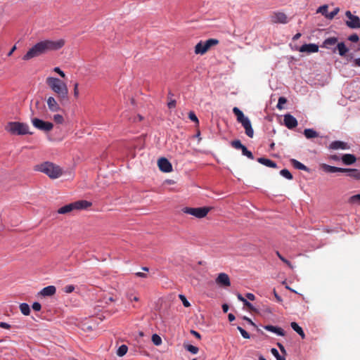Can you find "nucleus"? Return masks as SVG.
Wrapping results in <instances>:
<instances>
[{
    "label": "nucleus",
    "instance_id": "dca6fc26",
    "mask_svg": "<svg viewBox=\"0 0 360 360\" xmlns=\"http://www.w3.org/2000/svg\"><path fill=\"white\" fill-rule=\"evenodd\" d=\"M338 44V38L332 37L326 39L321 46L333 51Z\"/></svg>",
    "mask_w": 360,
    "mask_h": 360
},
{
    "label": "nucleus",
    "instance_id": "473e14b6",
    "mask_svg": "<svg viewBox=\"0 0 360 360\" xmlns=\"http://www.w3.org/2000/svg\"><path fill=\"white\" fill-rule=\"evenodd\" d=\"M184 347L187 351L193 354H197L199 351L198 347L191 345H184Z\"/></svg>",
    "mask_w": 360,
    "mask_h": 360
},
{
    "label": "nucleus",
    "instance_id": "c03bdc74",
    "mask_svg": "<svg viewBox=\"0 0 360 360\" xmlns=\"http://www.w3.org/2000/svg\"><path fill=\"white\" fill-rule=\"evenodd\" d=\"M75 290V286L72 285H68L64 287L63 291L66 293H70Z\"/></svg>",
    "mask_w": 360,
    "mask_h": 360
},
{
    "label": "nucleus",
    "instance_id": "774afa93",
    "mask_svg": "<svg viewBox=\"0 0 360 360\" xmlns=\"http://www.w3.org/2000/svg\"><path fill=\"white\" fill-rule=\"evenodd\" d=\"M355 66L360 67V58L354 60Z\"/></svg>",
    "mask_w": 360,
    "mask_h": 360
},
{
    "label": "nucleus",
    "instance_id": "4be33fe9",
    "mask_svg": "<svg viewBox=\"0 0 360 360\" xmlns=\"http://www.w3.org/2000/svg\"><path fill=\"white\" fill-rule=\"evenodd\" d=\"M56 288L53 285H49L44 288L39 292V294L44 297L52 296L55 295Z\"/></svg>",
    "mask_w": 360,
    "mask_h": 360
},
{
    "label": "nucleus",
    "instance_id": "09e8293b",
    "mask_svg": "<svg viewBox=\"0 0 360 360\" xmlns=\"http://www.w3.org/2000/svg\"><path fill=\"white\" fill-rule=\"evenodd\" d=\"M41 306L39 302H34L32 304V309L34 311H39L41 310Z\"/></svg>",
    "mask_w": 360,
    "mask_h": 360
},
{
    "label": "nucleus",
    "instance_id": "7ed1b4c3",
    "mask_svg": "<svg viewBox=\"0 0 360 360\" xmlns=\"http://www.w3.org/2000/svg\"><path fill=\"white\" fill-rule=\"evenodd\" d=\"M34 170L46 174L51 179H57L63 174L62 169L59 166L50 162L35 165Z\"/></svg>",
    "mask_w": 360,
    "mask_h": 360
},
{
    "label": "nucleus",
    "instance_id": "6ab92c4d",
    "mask_svg": "<svg viewBox=\"0 0 360 360\" xmlns=\"http://www.w3.org/2000/svg\"><path fill=\"white\" fill-rule=\"evenodd\" d=\"M320 167L326 173L344 172V168L330 166L325 163L321 164Z\"/></svg>",
    "mask_w": 360,
    "mask_h": 360
},
{
    "label": "nucleus",
    "instance_id": "c756f323",
    "mask_svg": "<svg viewBox=\"0 0 360 360\" xmlns=\"http://www.w3.org/2000/svg\"><path fill=\"white\" fill-rule=\"evenodd\" d=\"M20 310L23 315L28 316L30 314V306L26 303L20 304Z\"/></svg>",
    "mask_w": 360,
    "mask_h": 360
},
{
    "label": "nucleus",
    "instance_id": "72a5a7b5",
    "mask_svg": "<svg viewBox=\"0 0 360 360\" xmlns=\"http://www.w3.org/2000/svg\"><path fill=\"white\" fill-rule=\"evenodd\" d=\"M280 174L285 177V179H289V180H291L292 179V175L291 174V173L289 172V170H288L287 169H283L282 170H281L280 172Z\"/></svg>",
    "mask_w": 360,
    "mask_h": 360
},
{
    "label": "nucleus",
    "instance_id": "49530a36",
    "mask_svg": "<svg viewBox=\"0 0 360 360\" xmlns=\"http://www.w3.org/2000/svg\"><path fill=\"white\" fill-rule=\"evenodd\" d=\"M53 71L56 73H58L61 77L63 78H65V74L63 71H62L60 68L58 67H56L54 69H53Z\"/></svg>",
    "mask_w": 360,
    "mask_h": 360
},
{
    "label": "nucleus",
    "instance_id": "f257e3e1",
    "mask_svg": "<svg viewBox=\"0 0 360 360\" xmlns=\"http://www.w3.org/2000/svg\"><path fill=\"white\" fill-rule=\"evenodd\" d=\"M65 45V40L63 39L52 41L44 40L37 43L22 56V60H29L33 58L45 54L49 51H56Z\"/></svg>",
    "mask_w": 360,
    "mask_h": 360
},
{
    "label": "nucleus",
    "instance_id": "39448f33",
    "mask_svg": "<svg viewBox=\"0 0 360 360\" xmlns=\"http://www.w3.org/2000/svg\"><path fill=\"white\" fill-rule=\"evenodd\" d=\"M5 129L12 135L32 134L29 131V126L23 122H9L5 127Z\"/></svg>",
    "mask_w": 360,
    "mask_h": 360
},
{
    "label": "nucleus",
    "instance_id": "aec40b11",
    "mask_svg": "<svg viewBox=\"0 0 360 360\" xmlns=\"http://www.w3.org/2000/svg\"><path fill=\"white\" fill-rule=\"evenodd\" d=\"M329 148L331 150H347L349 148V146L345 142L341 141H335L330 144Z\"/></svg>",
    "mask_w": 360,
    "mask_h": 360
},
{
    "label": "nucleus",
    "instance_id": "9b49d317",
    "mask_svg": "<svg viewBox=\"0 0 360 360\" xmlns=\"http://www.w3.org/2000/svg\"><path fill=\"white\" fill-rule=\"evenodd\" d=\"M231 145L233 148L238 150H241L243 155L248 157V158L253 160L254 156L251 151L248 150V148L241 143L240 140H234L231 142Z\"/></svg>",
    "mask_w": 360,
    "mask_h": 360
},
{
    "label": "nucleus",
    "instance_id": "4468645a",
    "mask_svg": "<svg viewBox=\"0 0 360 360\" xmlns=\"http://www.w3.org/2000/svg\"><path fill=\"white\" fill-rule=\"evenodd\" d=\"M283 122L285 126L289 129H294L297 126V120L290 114H286L284 115Z\"/></svg>",
    "mask_w": 360,
    "mask_h": 360
},
{
    "label": "nucleus",
    "instance_id": "4c0bfd02",
    "mask_svg": "<svg viewBox=\"0 0 360 360\" xmlns=\"http://www.w3.org/2000/svg\"><path fill=\"white\" fill-rule=\"evenodd\" d=\"M287 102V99L285 98V97H280L278 98V103H277V108L279 109V110H282L283 109V105L286 103Z\"/></svg>",
    "mask_w": 360,
    "mask_h": 360
},
{
    "label": "nucleus",
    "instance_id": "e2e57ef3",
    "mask_svg": "<svg viewBox=\"0 0 360 360\" xmlns=\"http://www.w3.org/2000/svg\"><path fill=\"white\" fill-rule=\"evenodd\" d=\"M282 262L286 264L290 269H293V266L290 262L286 259L285 258H284V260H283Z\"/></svg>",
    "mask_w": 360,
    "mask_h": 360
},
{
    "label": "nucleus",
    "instance_id": "864d4df0",
    "mask_svg": "<svg viewBox=\"0 0 360 360\" xmlns=\"http://www.w3.org/2000/svg\"><path fill=\"white\" fill-rule=\"evenodd\" d=\"M127 298H128L129 300H131V301H136V302H137V301H139V297H136V296L132 297V295H131V294H127Z\"/></svg>",
    "mask_w": 360,
    "mask_h": 360
},
{
    "label": "nucleus",
    "instance_id": "13d9d810",
    "mask_svg": "<svg viewBox=\"0 0 360 360\" xmlns=\"http://www.w3.org/2000/svg\"><path fill=\"white\" fill-rule=\"evenodd\" d=\"M274 296H275V297H276V300H277L278 302H281L283 301V300H282V298L281 297V296H279V295L277 294V292H276V290H274Z\"/></svg>",
    "mask_w": 360,
    "mask_h": 360
},
{
    "label": "nucleus",
    "instance_id": "a878e982",
    "mask_svg": "<svg viewBox=\"0 0 360 360\" xmlns=\"http://www.w3.org/2000/svg\"><path fill=\"white\" fill-rule=\"evenodd\" d=\"M257 161L259 163L269 167L276 168L277 166L275 162L265 158H259Z\"/></svg>",
    "mask_w": 360,
    "mask_h": 360
},
{
    "label": "nucleus",
    "instance_id": "052dcab7",
    "mask_svg": "<svg viewBox=\"0 0 360 360\" xmlns=\"http://www.w3.org/2000/svg\"><path fill=\"white\" fill-rule=\"evenodd\" d=\"M136 276L137 277H141V278H146L147 277V274L145 273H143V272H137V273H136Z\"/></svg>",
    "mask_w": 360,
    "mask_h": 360
},
{
    "label": "nucleus",
    "instance_id": "603ef678",
    "mask_svg": "<svg viewBox=\"0 0 360 360\" xmlns=\"http://www.w3.org/2000/svg\"><path fill=\"white\" fill-rule=\"evenodd\" d=\"M190 333H191L193 335H194L195 338H197L198 339H199V340H200V339H201V335H200V334L198 332H197V331H195V330H191L190 331Z\"/></svg>",
    "mask_w": 360,
    "mask_h": 360
},
{
    "label": "nucleus",
    "instance_id": "c9c22d12",
    "mask_svg": "<svg viewBox=\"0 0 360 360\" xmlns=\"http://www.w3.org/2000/svg\"><path fill=\"white\" fill-rule=\"evenodd\" d=\"M328 7L327 5H323L318 8L317 12L321 13L323 15L327 18V15H328Z\"/></svg>",
    "mask_w": 360,
    "mask_h": 360
},
{
    "label": "nucleus",
    "instance_id": "7c9ffc66",
    "mask_svg": "<svg viewBox=\"0 0 360 360\" xmlns=\"http://www.w3.org/2000/svg\"><path fill=\"white\" fill-rule=\"evenodd\" d=\"M128 351V347L125 345H122L119 347L117 351V355L119 356H123L127 354Z\"/></svg>",
    "mask_w": 360,
    "mask_h": 360
},
{
    "label": "nucleus",
    "instance_id": "6e6552de",
    "mask_svg": "<svg viewBox=\"0 0 360 360\" xmlns=\"http://www.w3.org/2000/svg\"><path fill=\"white\" fill-rule=\"evenodd\" d=\"M219 44L216 39H210L205 41H200L195 46V53L196 54H205L212 46Z\"/></svg>",
    "mask_w": 360,
    "mask_h": 360
},
{
    "label": "nucleus",
    "instance_id": "f704fd0d",
    "mask_svg": "<svg viewBox=\"0 0 360 360\" xmlns=\"http://www.w3.org/2000/svg\"><path fill=\"white\" fill-rule=\"evenodd\" d=\"M152 342L156 346L160 345L162 344V339L158 334H153L152 335Z\"/></svg>",
    "mask_w": 360,
    "mask_h": 360
},
{
    "label": "nucleus",
    "instance_id": "0eeeda50",
    "mask_svg": "<svg viewBox=\"0 0 360 360\" xmlns=\"http://www.w3.org/2000/svg\"><path fill=\"white\" fill-rule=\"evenodd\" d=\"M211 207H186L182 209L184 213L193 215L196 218L201 219L205 217L208 212L211 210Z\"/></svg>",
    "mask_w": 360,
    "mask_h": 360
},
{
    "label": "nucleus",
    "instance_id": "3c124183",
    "mask_svg": "<svg viewBox=\"0 0 360 360\" xmlns=\"http://www.w3.org/2000/svg\"><path fill=\"white\" fill-rule=\"evenodd\" d=\"M277 346L280 349V350L282 352V354L285 355L286 354V351H285V349L284 346L281 343H280V342L277 343Z\"/></svg>",
    "mask_w": 360,
    "mask_h": 360
},
{
    "label": "nucleus",
    "instance_id": "393cba45",
    "mask_svg": "<svg viewBox=\"0 0 360 360\" xmlns=\"http://www.w3.org/2000/svg\"><path fill=\"white\" fill-rule=\"evenodd\" d=\"M341 159L346 165H351L356 161L355 155L352 154H345L342 156Z\"/></svg>",
    "mask_w": 360,
    "mask_h": 360
},
{
    "label": "nucleus",
    "instance_id": "f03ea898",
    "mask_svg": "<svg viewBox=\"0 0 360 360\" xmlns=\"http://www.w3.org/2000/svg\"><path fill=\"white\" fill-rule=\"evenodd\" d=\"M48 86L57 94L59 100L63 101L68 98V89L67 84L60 79L49 77L46 79Z\"/></svg>",
    "mask_w": 360,
    "mask_h": 360
},
{
    "label": "nucleus",
    "instance_id": "f3484780",
    "mask_svg": "<svg viewBox=\"0 0 360 360\" xmlns=\"http://www.w3.org/2000/svg\"><path fill=\"white\" fill-rule=\"evenodd\" d=\"M319 51V46L315 44H305L299 49L300 52H307L309 53H316Z\"/></svg>",
    "mask_w": 360,
    "mask_h": 360
},
{
    "label": "nucleus",
    "instance_id": "cd10ccee",
    "mask_svg": "<svg viewBox=\"0 0 360 360\" xmlns=\"http://www.w3.org/2000/svg\"><path fill=\"white\" fill-rule=\"evenodd\" d=\"M291 328L297 332L302 339L305 338V334L302 330V328L296 323V322H292L290 323Z\"/></svg>",
    "mask_w": 360,
    "mask_h": 360
},
{
    "label": "nucleus",
    "instance_id": "69168bd1",
    "mask_svg": "<svg viewBox=\"0 0 360 360\" xmlns=\"http://www.w3.org/2000/svg\"><path fill=\"white\" fill-rule=\"evenodd\" d=\"M329 159L333 160L335 161H338L340 160L339 157L336 155H330Z\"/></svg>",
    "mask_w": 360,
    "mask_h": 360
},
{
    "label": "nucleus",
    "instance_id": "680f3d73",
    "mask_svg": "<svg viewBox=\"0 0 360 360\" xmlns=\"http://www.w3.org/2000/svg\"><path fill=\"white\" fill-rule=\"evenodd\" d=\"M282 262L286 264L290 269H293V266L290 262L286 259L285 258H284V260H283Z\"/></svg>",
    "mask_w": 360,
    "mask_h": 360
},
{
    "label": "nucleus",
    "instance_id": "c85d7f7f",
    "mask_svg": "<svg viewBox=\"0 0 360 360\" xmlns=\"http://www.w3.org/2000/svg\"><path fill=\"white\" fill-rule=\"evenodd\" d=\"M304 135L307 139H313L319 136V134L313 129H305Z\"/></svg>",
    "mask_w": 360,
    "mask_h": 360
},
{
    "label": "nucleus",
    "instance_id": "a18cd8bd",
    "mask_svg": "<svg viewBox=\"0 0 360 360\" xmlns=\"http://www.w3.org/2000/svg\"><path fill=\"white\" fill-rule=\"evenodd\" d=\"M79 84L77 82H75L74 84V96L75 98H78L79 97V89H78Z\"/></svg>",
    "mask_w": 360,
    "mask_h": 360
},
{
    "label": "nucleus",
    "instance_id": "9d476101",
    "mask_svg": "<svg viewBox=\"0 0 360 360\" xmlns=\"http://www.w3.org/2000/svg\"><path fill=\"white\" fill-rule=\"evenodd\" d=\"M345 15L349 19L346 25L349 28H360V18L357 15H353L349 11H346Z\"/></svg>",
    "mask_w": 360,
    "mask_h": 360
},
{
    "label": "nucleus",
    "instance_id": "20e7f679",
    "mask_svg": "<svg viewBox=\"0 0 360 360\" xmlns=\"http://www.w3.org/2000/svg\"><path fill=\"white\" fill-rule=\"evenodd\" d=\"M233 112L236 116L237 122L240 123L245 129L246 135L250 138H252L254 136V130L249 118L245 117L243 112L237 107L233 108Z\"/></svg>",
    "mask_w": 360,
    "mask_h": 360
},
{
    "label": "nucleus",
    "instance_id": "2f4dec72",
    "mask_svg": "<svg viewBox=\"0 0 360 360\" xmlns=\"http://www.w3.org/2000/svg\"><path fill=\"white\" fill-rule=\"evenodd\" d=\"M349 203L360 205V194L354 195L348 200Z\"/></svg>",
    "mask_w": 360,
    "mask_h": 360
},
{
    "label": "nucleus",
    "instance_id": "a19ab883",
    "mask_svg": "<svg viewBox=\"0 0 360 360\" xmlns=\"http://www.w3.org/2000/svg\"><path fill=\"white\" fill-rule=\"evenodd\" d=\"M53 120L58 124H62L64 120L62 115L57 114L53 115Z\"/></svg>",
    "mask_w": 360,
    "mask_h": 360
},
{
    "label": "nucleus",
    "instance_id": "de8ad7c7",
    "mask_svg": "<svg viewBox=\"0 0 360 360\" xmlns=\"http://www.w3.org/2000/svg\"><path fill=\"white\" fill-rule=\"evenodd\" d=\"M348 39L352 42H357L359 38L356 34H353L349 37Z\"/></svg>",
    "mask_w": 360,
    "mask_h": 360
},
{
    "label": "nucleus",
    "instance_id": "a211bd4d",
    "mask_svg": "<svg viewBox=\"0 0 360 360\" xmlns=\"http://www.w3.org/2000/svg\"><path fill=\"white\" fill-rule=\"evenodd\" d=\"M49 109L52 112H58L60 108L56 100L53 96H49L46 100Z\"/></svg>",
    "mask_w": 360,
    "mask_h": 360
},
{
    "label": "nucleus",
    "instance_id": "79ce46f5",
    "mask_svg": "<svg viewBox=\"0 0 360 360\" xmlns=\"http://www.w3.org/2000/svg\"><path fill=\"white\" fill-rule=\"evenodd\" d=\"M179 299L181 300L183 304L184 307H190V302L187 300V299L186 298V297L183 295H179Z\"/></svg>",
    "mask_w": 360,
    "mask_h": 360
},
{
    "label": "nucleus",
    "instance_id": "bf43d9fd",
    "mask_svg": "<svg viewBox=\"0 0 360 360\" xmlns=\"http://www.w3.org/2000/svg\"><path fill=\"white\" fill-rule=\"evenodd\" d=\"M243 319L245 320L247 322H248L250 325L256 327L255 323L250 319H249L248 317L244 316Z\"/></svg>",
    "mask_w": 360,
    "mask_h": 360
},
{
    "label": "nucleus",
    "instance_id": "338daca9",
    "mask_svg": "<svg viewBox=\"0 0 360 360\" xmlns=\"http://www.w3.org/2000/svg\"><path fill=\"white\" fill-rule=\"evenodd\" d=\"M222 309L224 313H226L229 310V305L226 304H224L222 305Z\"/></svg>",
    "mask_w": 360,
    "mask_h": 360
},
{
    "label": "nucleus",
    "instance_id": "b1692460",
    "mask_svg": "<svg viewBox=\"0 0 360 360\" xmlns=\"http://www.w3.org/2000/svg\"><path fill=\"white\" fill-rule=\"evenodd\" d=\"M343 173H347L348 176L356 180H360V170L357 169L344 168Z\"/></svg>",
    "mask_w": 360,
    "mask_h": 360
},
{
    "label": "nucleus",
    "instance_id": "bb28decb",
    "mask_svg": "<svg viewBox=\"0 0 360 360\" xmlns=\"http://www.w3.org/2000/svg\"><path fill=\"white\" fill-rule=\"evenodd\" d=\"M290 162L295 168H296L297 169L309 172V168L307 166H305L304 164L299 162L298 160H297L295 159H292L290 160Z\"/></svg>",
    "mask_w": 360,
    "mask_h": 360
},
{
    "label": "nucleus",
    "instance_id": "423d86ee",
    "mask_svg": "<svg viewBox=\"0 0 360 360\" xmlns=\"http://www.w3.org/2000/svg\"><path fill=\"white\" fill-rule=\"evenodd\" d=\"M91 202L86 200H78L59 208L58 213L61 214H68L73 210H84L89 207Z\"/></svg>",
    "mask_w": 360,
    "mask_h": 360
},
{
    "label": "nucleus",
    "instance_id": "4d7b16f0",
    "mask_svg": "<svg viewBox=\"0 0 360 360\" xmlns=\"http://www.w3.org/2000/svg\"><path fill=\"white\" fill-rule=\"evenodd\" d=\"M168 105V108H173L176 106V101L175 100H172L171 101H169L167 104Z\"/></svg>",
    "mask_w": 360,
    "mask_h": 360
},
{
    "label": "nucleus",
    "instance_id": "8fccbe9b",
    "mask_svg": "<svg viewBox=\"0 0 360 360\" xmlns=\"http://www.w3.org/2000/svg\"><path fill=\"white\" fill-rule=\"evenodd\" d=\"M245 307H246L249 311H256V309L253 307V305L248 302L245 304Z\"/></svg>",
    "mask_w": 360,
    "mask_h": 360
},
{
    "label": "nucleus",
    "instance_id": "58836bf2",
    "mask_svg": "<svg viewBox=\"0 0 360 360\" xmlns=\"http://www.w3.org/2000/svg\"><path fill=\"white\" fill-rule=\"evenodd\" d=\"M237 329L240 331L241 335L245 338V339H249L250 338V335L249 333L245 330L242 327L240 326H238L237 327Z\"/></svg>",
    "mask_w": 360,
    "mask_h": 360
},
{
    "label": "nucleus",
    "instance_id": "37998d69",
    "mask_svg": "<svg viewBox=\"0 0 360 360\" xmlns=\"http://www.w3.org/2000/svg\"><path fill=\"white\" fill-rule=\"evenodd\" d=\"M188 118L191 121H193V122H194L195 123H198V119L197 116L195 115V114L193 112L191 111L188 113Z\"/></svg>",
    "mask_w": 360,
    "mask_h": 360
},
{
    "label": "nucleus",
    "instance_id": "ddd939ff",
    "mask_svg": "<svg viewBox=\"0 0 360 360\" xmlns=\"http://www.w3.org/2000/svg\"><path fill=\"white\" fill-rule=\"evenodd\" d=\"M158 165L160 170L163 172H170L172 171V164L165 158H160L158 161Z\"/></svg>",
    "mask_w": 360,
    "mask_h": 360
},
{
    "label": "nucleus",
    "instance_id": "2eb2a0df",
    "mask_svg": "<svg viewBox=\"0 0 360 360\" xmlns=\"http://www.w3.org/2000/svg\"><path fill=\"white\" fill-rule=\"evenodd\" d=\"M216 283L219 285L229 287L231 285L230 278L228 274L220 273L216 278Z\"/></svg>",
    "mask_w": 360,
    "mask_h": 360
},
{
    "label": "nucleus",
    "instance_id": "412c9836",
    "mask_svg": "<svg viewBox=\"0 0 360 360\" xmlns=\"http://www.w3.org/2000/svg\"><path fill=\"white\" fill-rule=\"evenodd\" d=\"M337 51H338L340 56H345L347 53L349 51V49L343 42H340L333 49V53H335Z\"/></svg>",
    "mask_w": 360,
    "mask_h": 360
},
{
    "label": "nucleus",
    "instance_id": "5fc2aeb1",
    "mask_svg": "<svg viewBox=\"0 0 360 360\" xmlns=\"http://www.w3.org/2000/svg\"><path fill=\"white\" fill-rule=\"evenodd\" d=\"M0 327L5 329H9L11 328V326L5 322H0Z\"/></svg>",
    "mask_w": 360,
    "mask_h": 360
},
{
    "label": "nucleus",
    "instance_id": "0e129e2a",
    "mask_svg": "<svg viewBox=\"0 0 360 360\" xmlns=\"http://www.w3.org/2000/svg\"><path fill=\"white\" fill-rule=\"evenodd\" d=\"M282 262L286 264L290 269H293V266L290 262L286 259L285 258H284V260H283Z\"/></svg>",
    "mask_w": 360,
    "mask_h": 360
},
{
    "label": "nucleus",
    "instance_id": "f8f14e48",
    "mask_svg": "<svg viewBox=\"0 0 360 360\" xmlns=\"http://www.w3.org/2000/svg\"><path fill=\"white\" fill-rule=\"evenodd\" d=\"M271 22L273 23H281L286 24L288 22V18L287 15L283 12H274L271 16Z\"/></svg>",
    "mask_w": 360,
    "mask_h": 360
},
{
    "label": "nucleus",
    "instance_id": "e433bc0d",
    "mask_svg": "<svg viewBox=\"0 0 360 360\" xmlns=\"http://www.w3.org/2000/svg\"><path fill=\"white\" fill-rule=\"evenodd\" d=\"M271 352L276 358V360H285V358L281 356L278 351L276 348H272L271 349Z\"/></svg>",
    "mask_w": 360,
    "mask_h": 360
},
{
    "label": "nucleus",
    "instance_id": "1a4fd4ad",
    "mask_svg": "<svg viewBox=\"0 0 360 360\" xmlns=\"http://www.w3.org/2000/svg\"><path fill=\"white\" fill-rule=\"evenodd\" d=\"M32 123L34 127L45 132H49L53 128V124L51 122H45L38 118L32 119Z\"/></svg>",
    "mask_w": 360,
    "mask_h": 360
},
{
    "label": "nucleus",
    "instance_id": "ea45409f",
    "mask_svg": "<svg viewBox=\"0 0 360 360\" xmlns=\"http://www.w3.org/2000/svg\"><path fill=\"white\" fill-rule=\"evenodd\" d=\"M339 11V8H335L333 11L328 13V15H327V18L330 20L333 19L338 13Z\"/></svg>",
    "mask_w": 360,
    "mask_h": 360
},
{
    "label": "nucleus",
    "instance_id": "5701e85b",
    "mask_svg": "<svg viewBox=\"0 0 360 360\" xmlns=\"http://www.w3.org/2000/svg\"><path fill=\"white\" fill-rule=\"evenodd\" d=\"M264 328L265 330L272 332V333H274L277 334L278 335H281V336L285 335V331L283 330V329H282L280 327H277V326H271V325H266V326H264Z\"/></svg>",
    "mask_w": 360,
    "mask_h": 360
},
{
    "label": "nucleus",
    "instance_id": "6e6d98bb",
    "mask_svg": "<svg viewBox=\"0 0 360 360\" xmlns=\"http://www.w3.org/2000/svg\"><path fill=\"white\" fill-rule=\"evenodd\" d=\"M245 296H246V297H247L248 300H250L253 301V300H255V295H254V294H252V293L248 292V293H247V294H246V295H245Z\"/></svg>",
    "mask_w": 360,
    "mask_h": 360
}]
</instances>
